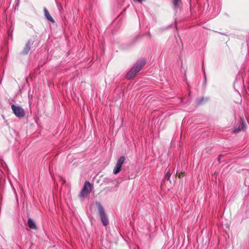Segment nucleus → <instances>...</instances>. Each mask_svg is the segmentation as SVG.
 <instances>
[{
  "label": "nucleus",
  "mask_w": 249,
  "mask_h": 249,
  "mask_svg": "<svg viewBox=\"0 0 249 249\" xmlns=\"http://www.w3.org/2000/svg\"><path fill=\"white\" fill-rule=\"evenodd\" d=\"M145 64V61L143 59L138 61L132 69L127 73L126 75V78L130 79L134 77L141 71Z\"/></svg>",
  "instance_id": "obj_1"
},
{
  "label": "nucleus",
  "mask_w": 249,
  "mask_h": 249,
  "mask_svg": "<svg viewBox=\"0 0 249 249\" xmlns=\"http://www.w3.org/2000/svg\"><path fill=\"white\" fill-rule=\"evenodd\" d=\"M96 205L97 206L99 215L103 224L104 226L107 225L109 223L107 217L106 216L103 206L99 202H96Z\"/></svg>",
  "instance_id": "obj_2"
},
{
  "label": "nucleus",
  "mask_w": 249,
  "mask_h": 249,
  "mask_svg": "<svg viewBox=\"0 0 249 249\" xmlns=\"http://www.w3.org/2000/svg\"><path fill=\"white\" fill-rule=\"evenodd\" d=\"M91 188V184L89 181H86L84 184V187L79 194V197L81 198L86 197L90 193Z\"/></svg>",
  "instance_id": "obj_3"
},
{
  "label": "nucleus",
  "mask_w": 249,
  "mask_h": 249,
  "mask_svg": "<svg viewBox=\"0 0 249 249\" xmlns=\"http://www.w3.org/2000/svg\"><path fill=\"white\" fill-rule=\"evenodd\" d=\"M15 115L19 118H22L24 116V111L22 108L13 105L11 107Z\"/></svg>",
  "instance_id": "obj_4"
},
{
  "label": "nucleus",
  "mask_w": 249,
  "mask_h": 249,
  "mask_svg": "<svg viewBox=\"0 0 249 249\" xmlns=\"http://www.w3.org/2000/svg\"><path fill=\"white\" fill-rule=\"evenodd\" d=\"M124 160L125 158L124 157H121L118 159L117 163L113 169V173L114 174H117L120 172Z\"/></svg>",
  "instance_id": "obj_5"
},
{
  "label": "nucleus",
  "mask_w": 249,
  "mask_h": 249,
  "mask_svg": "<svg viewBox=\"0 0 249 249\" xmlns=\"http://www.w3.org/2000/svg\"><path fill=\"white\" fill-rule=\"evenodd\" d=\"M31 49V43L30 41L29 40L26 43L25 46L24 47L23 51L22 53L23 54H27L30 51Z\"/></svg>",
  "instance_id": "obj_6"
},
{
  "label": "nucleus",
  "mask_w": 249,
  "mask_h": 249,
  "mask_svg": "<svg viewBox=\"0 0 249 249\" xmlns=\"http://www.w3.org/2000/svg\"><path fill=\"white\" fill-rule=\"evenodd\" d=\"M28 225L30 229L35 230L36 229L35 222L31 218L28 220Z\"/></svg>",
  "instance_id": "obj_7"
},
{
  "label": "nucleus",
  "mask_w": 249,
  "mask_h": 249,
  "mask_svg": "<svg viewBox=\"0 0 249 249\" xmlns=\"http://www.w3.org/2000/svg\"><path fill=\"white\" fill-rule=\"evenodd\" d=\"M44 15H45L46 18L49 21H50L52 22H54V21L53 19L50 16L49 12L48 11V10L46 9H44Z\"/></svg>",
  "instance_id": "obj_8"
},
{
  "label": "nucleus",
  "mask_w": 249,
  "mask_h": 249,
  "mask_svg": "<svg viewBox=\"0 0 249 249\" xmlns=\"http://www.w3.org/2000/svg\"><path fill=\"white\" fill-rule=\"evenodd\" d=\"M245 127V124H244L243 123L242 124H241V126H239L238 127V128L237 129V128H235L234 129V130H233L234 132V133H237L238 132H239L240 130H241L242 129H244V127Z\"/></svg>",
  "instance_id": "obj_9"
},
{
  "label": "nucleus",
  "mask_w": 249,
  "mask_h": 249,
  "mask_svg": "<svg viewBox=\"0 0 249 249\" xmlns=\"http://www.w3.org/2000/svg\"><path fill=\"white\" fill-rule=\"evenodd\" d=\"M173 4L175 7H178L181 3V0H173Z\"/></svg>",
  "instance_id": "obj_10"
},
{
  "label": "nucleus",
  "mask_w": 249,
  "mask_h": 249,
  "mask_svg": "<svg viewBox=\"0 0 249 249\" xmlns=\"http://www.w3.org/2000/svg\"><path fill=\"white\" fill-rule=\"evenodd\" d=\"M170 176H171V174L169 172L167 171L165 175V178H167L168 180H169L170 178Z\"/></svg>",
  "instance_id": "obj_11"
},
{
  "label": "nucleus",
  "mask_w": 249,
  "mask_h": 249,
  "mask_svg": "<svg viewBox=\"0 0 249 249\" xmlns=\"http://www.w3.org/2000/svg\"><path fill=\"white\" fill-rule=\"evenodd\" d=\"M178 177H179V178H180V177H181V174H179L178 175Z\"/></svg>",
  "instance_id": "obj_12"
}]
</instances>
